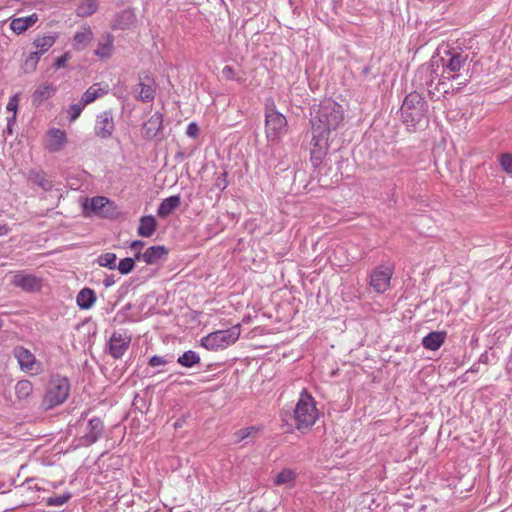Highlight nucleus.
<instances>
[{
    "label": "nucleus",
    "instance_id": "1",
    "mask_svg": "<svg viewBox=\"0 0 512 512\" xmlns=\"http://www.w3.org/2000/svg\"><path fill=\"white\" fill-rule=\"evenodd\" d=\"M279 417L281 427L286 433H293L297 430L306 434L319 419V411L313 396L303 389L293 411L281 410Z\"/></svg>",
    "mask_w": 512,
    "mask_h": 512
},
{
    "label": "nucleus",
    "instance_id": "2",
    "mask_svg": "<svg viewBox=\"0 0 512 512\" xmlns=\"http://www.w3.org/2000/svg\"><path fill=\"white\" fill-rule=\"evenodd\" d=\"M468 54L461 49H445L442 55L433 56L431 61L438 68L439 84L457 79L461 69L466 65Z\"/></svg>",
    "mask_w": 512,
    "mask_h": 512
},
{
    "label": "nucleus",
    "instance_id": "3",
    "mask_svg": "<svg viewBox=\"0 0 512 512\" xmlns=\"http://www.w3.org/2000/svg\"><path fill=\"white\" fill-rule=\"evenodd\" d=\"M344 120L342 106L332 99L320 102L318 109L311 118V125L315 131L331 133L336 130Z\"/></svg>",
    "mask_w": 512,
    "mask_h": 512
},
{
    "label": "nucleus",
    "instance_id": "4",
    "mask_svg": "<svg viewBox=\"0 0 512 512\" xmlns=\"http://www.w3.org/2000/svg\"><path fill=\"white\" fill-rule=\"evenodd\" d=\"M427 112V101L415 91L406 95L400 108L401 120L409 131L416 129L417 125L425 119Z\"/></svg>",
    "mask_w": 512,
    "mask_h": 512
},
{
    "label": "nucleus",
    "instance_id": "5",
    "mask_svg": "<svg viewBox=\"0 0 512 512\" xmlns=\"http://www.w3.org/2000/svg\"><path fill=\"white\" fill-rule=\"evenodd\" d=\"M70 390L71 383L68 377L59 373L52 374L41 401V408L48 411L62 405L68 399Z\"/></svg>",
    "mask_w": 512,
    "mask_h": 512
},
{
    "label": "nucleus",
    "instance_id": "6",
    "mask_svg": "<svg viewBox=\"0 0 512 512\" xmlns=\"http://www.w3.org/2000/svg\"><path fill=\"white\" fill-rule=\"evenodd\" d=\"M88 411L82 412L80 418L73 425L76 429L78 445L91 446L96 443L104 433V422L100 417H92L86 421Z\"/></svg>",
    "mask_w": 512,
    "mask_h": 512
},
{
    "label": "nucleus",
    "instance_id": "7",
    "mask_svg": "<svg viewBox=\"0 0 512 512\" xmlns=\"http://www.w3.org/2000/svg\"><path fill=\"white\" fill-rule=\"evenodd\" d=\"M288 132L286 117L276 110L274 102L265 105V134L270 142L280 141Z\"/></svg>",
    "mask_w": 512,
    "mask_h": 512
},
{
    "label": "nucleus",
    "instance_id": "8",
    "mask_svg": "<svg viewBox=\"0 0 512 512\" xmlns=\"http://www.w3.org/2000/svg\"><path fill=\"white\" fill-rule=\"evenodd\" d=\"M241 327L239 324L225 330H217L209 333L200 340L202 347L209 351H218L233 345L240 337Z\"/></svg>",
    "mask_w": 512,
    "mask_h": 512
},
{
    "label": "nucleus",
    "instance_id": "9",
    "mask_svg": "<svg viewBox=\"0 0 512 512\" xmlns=\"http://www.w3.org/2000/svg\"><path fill=\"white\" fill-rule=\"evenodd\" d=\"M394 265L382 263L374 267L369 273V286L377 294H384L391 287L394 274Z\"/></svg>",
    "mask_w": 512,
    "mask_h": 512
},
{
    "label": "nucleus",
    "instance_id": "10",
    "mask_svg": "<svg viewBox=\"0 0 512 512\" xmlns=\"http://www.w3.org/2000/svg\"><path fill=\"white\" fill-rule=\"evenodd\" d=\"M83 210L87 215H96L101 218H114L116 216V204L105 196H95L83 203Z\"/></svg>",
    "mask_w": 512,
    "mask_h": 512
},
{
    "label": "nucleus",
    "instance_id": "11",
    "mask_svg": "<svg viewBox=\"0 0 512 512\" xmlns=\"http://www.w3.org/2000/svg\"><path fill=\"white\" fill-rule=\"evenodd\" d=\"M13 356L17 360L19 368L22 372L30 375H39L43 371V366L35 355L23 346H16L13 349Z\"/></svg>",
    "mask_w": 512,
    "mask_h": 512
},
{
    "label": "nucleus",
    "instance_id": "12",
    "mask_svg": "<svg viewBox=\"0 0 512 512\" xmlns=\"http://www.w3.org/2000/svg\"><path fill=\"white\" fill-rule=\"evenodd\" d=\"M329 135L330 133L315 131L314 128H312L310 161L315 168L322 164L324 157L327 155L329 149Z\"/></svg>",
    "mask_w": 512,
    "mask_h": 512
},
{
    "label": "nucleus",
    "instance_id": "13",
    "mask_svg": "<svg viewBox=\"0 0 512 512\" xmlns=\"http://www.w3.org/2000/svg\"><path fill=\"white\" fill-rule=\"evenodd\" d=\"M132 336L125 330L115 331L109 338L107 352L113 359H121L129 349Z\"/></svg>",
    "mask_w": 512,
    "mask_h": 512
},
{
    "label": "nucleus",
    "instance_id": "14",
    "mask_svg": "<svg viewBox=\"0 0 512 512\" xmlns=\"http://www.w3.org/2000/svg\"><path fill=\"white\" fill-rule=\"evenodd\" d=\"M115 130L112 111L106 110L97 115L94 134L101 139H109Z\"/></svg>",
    "mask_w": 512,
    "mask_h": 512
},
{
    "label": "nucleus",
    "instance_id": "15",
    "mask_svg": "<svg viewBox=\"0 0 512 512\" xmlns=\"http://www.w3.org/2000/svg\"><path fill=\"white\" fill-rule=\"evenodd\" d=\"M11 283L25 292L39 291L42 287V281L40 278L33 274H25L23 272L16 273L13 276Z\"/></svg>",
    "mask_w": 512,
    "mask_h": 512
},
{
    "label": "nucleus",
    "instance_id": "16",
    "mask_svg": "<svg viewBox=\"0 0 512 512\" xmlns=\"http://www.w3.org/2000/svg\"><path fill=\"white\" fill-rule=\"evenodd\" d=\"M29 185L37 186L43 191L49 192L53 189L54 184L47 174L39 168H31L24 174Z\"/></svg>",
    "mask_w": 512,
    "mask_h": 512
},
{
    "label": "nucleus",
    "instance_id": "17",
    "mask_svg": "<svg viewBox=\"0 0 512 512\" xmlns=\"http://www.w3.org/2000/svg\"><path fill=\"white\" fill-rule=\"evenodd\" d=\"M163 128V114L156 111L143 124L141 129L142 137L145 140H153L156 138Z\"/></svg>",
    "mask_w": 512,
    "mask_h": 512
},
{
    "label": "nucleus",
    "instance_id": "18",
    "mask_svg": "<svg viewBox=\"0 0 512 512\" xmlns=\"http://www.w3.org/2000/svg\"><path fill=\"white\" fill-rule=\"evenodd\" d=\"M140 88L137 99L142 102H151L156 95V84L154 78L149 74L140 75L139 84Z\"/></svg>",
    "mask_w": 512,
    "mask_h": 512
},
{
    "label": "nucleus",
    "instance_id": "19",
    "mask_svg": "<svg viewBox=\"0 0 512 512\" xmlns=\"http://www.w3.org/2000/svg\"><path fill=\"white\" fill-rule=\"evenodd\" d=\"M439 69L434 67L432 61L429 65H422L416 72L414 82L421 87L431 86L438 76Z\"/></svg>",
    "mask_w": 512,
    "mask_h": 512
},
{
    "label": "nucleus",
    "instance_id": "20",
    "mask_svg": "<svg viewBox=\"0 0 512 512\" xmlns=\"http://www.w3.org/2000/svg\"><path fill=\"white\" fill-rule=\"evenodd\" d=\"M48 141L46 149L55 153L61 151L67 143V134L59 128H51L47 132Z\"/></svg>",
    "mask_w": 512,
    "mask_h": 512
},
{
    "label": "nucleus",
    "instance_id": "21",
    "mask_svg": "<svg viewBox=\"0 0 512 512\" xmlns=\"http://www.w3.org/2000/svg\"><path fill=\"white\" fill-rule=\"evenodd\" d=\"M168 255V249L164 245L150 246L143 252V261L147 265H157L163 262Z\"/></svg>",
    "mask_w": 512,
    "mask_h": 512
},
{
    "label": "nucleus",
    "instance_id": "22",
    "mask_svg": "<svg viewBox=\"0 0 512 512\" xmlns=\"http://www.w3.org/2000/svg\"><path fill=\"white\" fill-rule=\"evenodd\" d=\"M446 331H432L422 339V346L431 351L438 350L445 342Z\"/></svg>",
    "mask_w": 512,
    "mask_h": 512
},
{
    "label": "nucleus",
    "instance_id": "23",
    "mask_svg": "<svg viewBox=\"0 0 512 512\" xmlns=\"http://www.w3.org/2000/svg\"><path fill=\"white\" fill-rule=\"evenodd\" d=\"M38 21V15L33 13L27 17L13 18L10 22V29L17 35L27 31Z\"/></svg>",
    "mask_w": 512,
    "mask_h": 512
},
{
    "label": "nucleus",
    "instance_id": "24",
    "mask_svg": "<svg viewBox=\"0 0 512 512\" xmlns=\"http://www.w3.org/2000/svg\"><path fill=\"white\" fill-rule=\"evenodd\" d=\"M114 51V37L111 33H106L98 42V47L95 49L94 54L99 59L109 58Z\"/></svg>",
    "mask_w": 512,
    "mask_h": 512
},
{
    "label": "nucleus",
    "instance_id": "25",
    "mask_svg": "<svg viewBox=\"0 0 512 512\" xmlns=\"http://www.w3.org/2000/svg\"><path fill=\"white\" fill-rule=\"evenodd\" d=\"M181 204L180 195H172L161 201L157 209V215L160 218L168 217Z\"/></svg>",
    "mask_w": 512,
    "mask_h": 512
},
{
    "label": "nucleus",
    "instance_id": "26",
    "mask_svg": "<svg viewBox=\"0 0 512 512\" xmlns=\"http://www.w3.org/2000/svg\"><path fill=\"white\" fill-rule=\"evenodd\" d=\"M93 39V32L89 25L85 24L81 30L77 31L73 37V47L75 50L84 49Z\"/></svg>",
    "mask_w": 512,
    "mask_h": 512
},
{
    "label": "nucleus",
    "instance_id": "27",
    "mask_svg": "<svg viewBox=\"0 0 512 512\" xmlns=\"http://www.w3.org/2000/svg\"><path fill=\"white\" fill-rule=\"evenodd\" d=\"M56 92V88L52 84H42L34 91L32 95L33 105L39 107L44 101L51 98Z\"/></svg>",
    "mask_w": 512,
    "mask_h": 512
},
{
    "label": "nucleus",
    "instance_id": "28",
    "mask_svg": "<svg viewBox=\"0 0 512 512\" xmlns=\"http://www.w3.org/2000/svg\"><path fill=\"white\" fill-rule=\"evenodd\" d=\"M76 302L80 309H90L96 302L95 291L88 287L81 289L77 294Z\"/></svg>",
    "mask_w": 512,
    "mask_h": 512
},
{
    "label": "nucleus",
    "instance_id": "29",
    "mask_svg": "<svg viewBox=\"0 0 512 512\" xmlns=\"http://www.w3.org/2000/svg\"><path fill=\"white\" fill-rule=\"evenodd\" d=\"M58 38L57 33H50L47 35L39 36L33 41V45L36 48V53L42 56L46 53L56 42Z\"/></svg>",
    "mask_w": 512,
    "mask_h": 512
},
{
    "label": "nucleus",
    "instance_id": "30",
    "mask_svg": "<svg viewBox=\"0 0 512 512\" xmlns=\"http://www.w3.org/2000/svg\"><path fill=\"white\" fill-rule=\"evenodd\" d=\"M157 227V222L152 215L142 216L137 229L138 235L142 237H151Z\"/></svg>",
    "mask_w": 512,
    "mask_h": 512
},
{
    "label": "nucleus",
    "instance_id": "31",
    "mask_svg": "<svg viewBox=\"0 0 512 512\" xmlns=\"http://www.w3.org/2000/svg\"><path fill=\"white\" fill-rule=\"evenodd\" d=\"M297 478V473L290 469L284 468L281 470L274 478V484L276 486L286 485L288 487H293L295 484V480Z\"/></svg>",
    "mask_w": 512,
    "mask_h": 512
},
{
    "label": "nucleus",
    "instance_id": "32",
    "mask_svg": "<svg viewBox=\"0 0 512 512\" xmlns=\"http://www.w3.org/2000/svg\"><path fill=\"white\" fill-rule=\"evenodd\" d=\"M107 93V90L102 89L100 84L95 83L90 86L81 97V105L87 106L88 104L94 102L97 98Z\"/></svg>",
    "mask_w": 512,
    "mask_h": 512
},
{
    "label": "nucleus",
    "instance_id": "33",
    "mask_svg": "<svg viewBox=\"0 0 512 512\" xmlns=\"http://www.w3.org/2000/svg\"><path fill=\"white\" fill-rule=\"evenodd\" d=\"M34 390L32 382L28 379H21L15 385V395L19 400L28 399Z\"/></svg>",
    "mask_w": 512,
    "mask_h": 512
},
{
    "label": "nucleus",
    "instance_id": "34",
    "mask_svg": "<svg viewBox=\"0 0 512 512\" xmlns=\"http://www.w3.org/2000/svg\"><path fill=\"white\" fill-rule=\"evenodd\" d=\"M200 361V355L193 350L185 351L177 358V363L185 368H193L194 366L200 364Z\"/></svg>",
    "mask_w": 512,
    "mask_h": 512
},
{
    "label": "nucleus",
    "instance_id": "35",
    "mask_svg": "<svg viewBox=\"0 0 512 512\" xmlns=\"http://www.w3.org/2000/svg\"><path fill=\"white\" fill-rule=\"evenodd\" d=\"M98 5L96 0H83L76 9L79 17H88L97 11Z\"/></svg>",
    "mask_w": 512,
    "mask_h": 512
},
{
    "label": "nucleus",
    "instance_id": "36",
    "mask_svg": "<svg viewBox=\"0 0 512 512\" xmlns=\"http://www.w3.org/2000/svg\"><path fill=\"white\" fill-rule=\"evenodd\" d=\"M40 58L41 56L35 51L30 52L24 59L21 66L24 73L28 74L34 72L37 68Z\"/></svg>",
    "mask_w": 512,
    "mask_h": 512
},
{
    "label": "nucleus",
    "instance_id": "37",
    "mask_svg": "<svg viewBox=\"0 0 512 512\" xmlns=\"http://www.w3.org/2000/svg\"><path fill=\"white\" fill-rule=\"evenodd\" d=\"M116 260H117V256L115 253L107 252V253L101 254L98 257L97 263L101 267H105L110 270H114V269H116Z\"/></svg>",
    "mask_w": 512,
    "mask_h": 512
},
{
    "label": "nucleus",
    "instance_id": "38",
    "mask_svg": "<svg viewBox=\"0 0 512 512\" xmlns=\"http://www.w3.org/2000/svg\"><path fill=\"white\" fill-rule=\"evenodd\" d=\"M259 430L260 429L256 426H249V427L240 429V430L236 431L234 434L235 442L240 443V442L244 441L245 439L256 435L259 432Z\"/></svg>",
    "mask_w": 512,
    "mask_h": 512
},
{
    "label": "nucleus",
    "instance_id": "39",
    "mask_svg": "<svg viewBox=\"0 0 512 512\" xmlns=\"http://www.w3.org/2000/svg\"><path fill=\"white\" fill-rule=\"evenodd\" d=\"M71 498V493L65 492L63 494L48 497L46 504L51 507H60L67 503Z\"/></svg>",
    "mask_w": 512,
    "mask_h": 512
},
{
    "label": "nucleus",
    "instance_id": "40",
    "mask_svg": "<svg viewBox=\"0 0 512 512\" xmlns=\"http://www.w3.org/2000/svg\"><path fill=\"white\" fill-rule=\"evenodd\" d=\"M135 267V259L131 257H126L121 259L118 264H116V269L122 275L129 274Z\"/></svg>",
    "mask_w": 512,
    "mask_h": 512
},
{
    "label": "nucleus",
    "instance_id": "41",
    "mask_svg": "<svg viewBox=\"0 0 512 512\" xmlns=\"http://www.w3.org/2000/svg\"><path fill=\"white\" fill-rule=\"evenodd\" d=\"M85 107V105H81V101L71 104L66 110L69 121L74 122L78 119Z\"/></svg>",
    "mask_w": 512,
    "mask_h": 512
},
{
    "label": "nucleus",
    "instance_id": "42",
    "mask_svg": "<svg viewBox=\"0 0 512 512\" xmlns=\"http://www.w3.org/2000/svg\"><path fill=\"white\" fill-rule=\"evenodd\" d=\"M222 75H223L224 79L236 81V82H238L240 84L245 81V79L243 77H238L236 75V72H235L234 68L232 66H230V65H226V66L223 67Z\"/></svg>",
    "mask_w": 512,
    "mask_h": 512
},
{
    "label": "nucleus",
    "instance_id": "43",
    "mask_svg": "<svg viewBox=\"0 0 512 512\" xmlns=\"http://www.w3.org/2000/svg\"><path fill=\"white\" fill-rule=\"evenodd\" d=\"M501 168L508 174L512 173V154L504 153L499 157Z\"/></svg>",
    "mask_w": 512,
    "mask_h": 512
},
{
    "label": "nucleus",
    "instance_id": "44",
    "mask_svg": "<svg viewBox=\"0 0 512 512\" xmlns=\"http://www.w3.org/2000/svg\"><path fill=\"white\" fill-rule=\"evenodd\" d=\"M170 363V359L167 356L153 355L148 360V365L152 368H159Z\"/></svg>",
    "mask_w": 512,
    "mask_h": 512
},
{
    "label": "nucleus",
    "instance_id": "45",
    "mask_svg": "<svg viewBox=\"0 0 512 512\" xmlns=\"http://www.w3.org/2000/svg\"><path fill=\"white\" fill-rule=\"evenodd\" d=\"M132 17H133V15L131 12H128V11L123 12L122 14L117 16V19H116L113 27L118 28V29H127L129 27V24L123 23L122 19L126 18L127 20H131Z\"/></svg>",
    "mask_w": 512,
    "mask_h": 512
},
{
    "label": "nucleus",
    "instance_id": "46",
    "mask_svg": "<svg viewBox=\"0 0 512 512\" xmlns=\"http://www.w3.org/2000/svg\"><path fill=\"white\" fill-rule=\"evenodd\" d=\"M214 186L220 191H224L227 188L228 181L226 171H223L217 176Z\"/></svg>",
    "mask_w": 512,
    "mask_h": 512
},
{
    "label": "nucleus",
    "instance_id": "47",
    "mask_svg": "<svg viewBox=\"0 0 512 512\" xmlns=\"http://www.w3.org/2000/svg\"><path fill=\"white\" fill-rule=\"evenodd\" d=\"M200 133V128L196 122H191L186 128V135L190 138H197Z\"/></svg>",
    "mask_w": 512,
    "mask_h": 512
},
{
    "label": "nucleus",
    "instance_id": "48",
    "mask_svg": "<svg viewBox=\"0 0 512 512\" xmlns=\"http://www.w3.org/2000/svg\"><path fill=\"white\" fill-rule=\"evenodd\" d=\"M70 59V54L65 52L62 56L58 57L53 63L55 69L62 68L66 65V62Z\"/></svg>",
    "mask_w": 512,
    "mask_h": 512
},
{
    "label": "nucleus",
    "instance_id": "49",
    "mask_svg": "<svg viewBox=\"0 0 512 512\" xmlns=\"http://www.w3.org/2000/svg\"><path fill=\"white\" fill-rule=\"evenodd\" d=\"M9 232L10 228L8 225L5 222L0 221V236H6L9 234Z\"/></svg>",
    "mask_w": 512,
    "mask_h": 512
},
{
    "label": "nucleus",
    "instance_id": "50",
    "mask_svg": "<svg viewBox=\"0 0 512 512\" xmlns=\"http://www.w3.org/2000/svg\"><path fill=\"white\" fill-rule=\"evenodd\" d=\"M490 361L489 352L484 351L478 358V363L488 364Z\"/></svg>",
    "mask_w": 512,
    "mask_h": 512
},
{
    "label": "nucleus",
    "instance_id": "51",
    "mask_svg": "<svg viewBox=\"0 0 512 512\" xmlns=\"http://www.w3.org/2000/svg\"><path fill=\"white\" fill-rule=\"evenodd\" d=\"M22 488H27L28 490H32V489H36V490H39L37 484H34L33 483V480H27L25 481L22 485H21Z\"/></svg>",
    "mask_w": 512,
    "mask_h": 512
},
{
    "label": "nucleus",
    "instance_id": "52",
    "mask_svg": "<svg viewBox=\"0 0 512 512\" xmlns=\"http://www.w3.org/2000/svg\"><path fill=\"white\" fill-rule=\"evenodd\" d=\"M187 417H188V415H187V416H182L181 418H178V419L174 422V424H173L174 428H175V429H179V428H181V427L183 426V424L186 422V418H187Z\"/></svg>",
    "mask_w": 512,
    "mask_h": 512
},
{
    "label": "nucleus",
    "instance_id": "53",
    "mask_svg": "<svg viewBox=\"0 0 512 512\" xmlns=\"http://www.w3.org/2000/svg\"><path fill=\"white\" fill-rule=\"evenodd\" d=\"M103 284L105 287H111L115 284V280L113 276H106L103 280Z\"/></svg>",
    "mask_w": 512,
    "mask_h": 512
},
{
    "label": "nucleus",
    "instance_id": "54",
    "mask_svg": "<svg viewBox=\"0 0 512 512\" xmlns=\"http://www.w3.org/2000/svg\"><path fill=\"white\" fill-rule=\"evenodd\" d=\"M143 246H144V242H143V241H141V240H135V241H133V242L131 243L130 248H131L132 250H137V249H139V248H141V247H143Z\"/></svg>",
    "mask_w": 512,
    "mask_h": 512
},
{
    "label": "nucleus",
    "instance_id": "55",
    "mask_svg": "<svg viewBox=\"0 0 512 512\" xmlns=\"http://www.w3.org/2000/svg\"><path fill=\"white\" fill-rule=\"evenodd\" d=\"M7 109L8 110H15L16 109V104H15V97L11 98L8 105H7Z\"/></svg>",
    "mask_w": 512,
    "mask_h": 512
},
{
    "label": "nucleus",
    "instance_id": "56",
    "mask_svg": "<svg viewBox=\"0 0 512 512\" xmlns=\"http://www.w3.org/2000/svg\"><path fill=\"white\" fill-rule=\"evenodd\" d=\"M478 371H479V367H478V365L475 363V364H473V365L470 367V369H469L467 372L476 373V372H478Z\"/></svg>",
    "mask_w": 512,
    "mask_h": 512
},
{
    "label": "nucleus",
    "instance_id": "57",
    "mask_svg": "<svg viewBox=\"0 0 512 512\" xmlns=\"http://www.w3.org/2000/svg\"><path fill=\"white\" fill-rule=\"evenodd\" d=\"M135 260H143V253H141L140 251H138L136 254H135V257H134Z\"/></svg>",
    "mask_w": 512,
    "mask_h": 512
},
{
    "label": "nucleus",
    "instance_id": "58",
    "mask_svg": "<svg viewBox=\"0 0 512 512\" xmlns=\"http://www.w3.org/2000/svg\"><path fill=\"white\" fill-rule=\"evenodd\" d=\"M369 71H370V67H369V66H365V67L363 68V70H362V73H363V74H368V73H369Z\"/></svg>",
    "mask_w": 512,
    "mask_h": 512
},
{
    "label": "nucleus",
    "instance_id": "59",
    "mask_svg": "<svg viewBox=\"0 0 512 512\" xmlns=\"http://www.w3.org/2000/svg\"><path fill=\"white\" fill-rule=\"evenodd\" d=\"M161 372H163V370L162 369H158L155 373H161Z\"/></svg>",
    "mask_w": 512,
    "mask_h": 512
}]
</instances>
